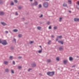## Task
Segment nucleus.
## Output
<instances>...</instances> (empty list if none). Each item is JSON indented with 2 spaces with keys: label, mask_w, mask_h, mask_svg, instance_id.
<instances>
[{
  "label": "nucleus",
  "mask_w": 79,
  "mask_h": 79,
  "mask_svg": "<svg viewBox=\"0 0 79 79\" xmlns=\"http://www.w3.org/2000/svg\"><path fill=\"white\" fill-rule=\"evenodd\" d=\"M77 5H79V1H78L77 2Z\"/></svg>",
  "instance_id": "8fccbe9b"
},
{
  "label": "nucleus",
  "mask_w": 79,
  "mask_h": 79,
  "mask_svg": "<svg viewBox=\"0 0 79 79\" xmlns=\"http://www.w3.org/2000/svg\"><path fill=\"white\" fill-rule=\"evenodd\" d=\"M46 1H49V0H46Z\"/></svg>",
  "instance_id": "680f3d73"
},
{
  "label": "nucleus",
  "mask_w": 79,
  "mask_h": 79,
  "mask_svg": "<svg viewBox=\"0 0 79 79\" xmlns=\"http://www.w3.org/2000/svg\"><path fill=\"white\" fill-rule=\"evenodd\" d=\"M77 58H79V56H77Z\"/></svg>",
  "instance_id": "bf43d9fd"
},
{
  "label": "nucleus",
  "mask_w": 79,
  "mask_h": 79,
  "mask_svg": "<svg viewBox=\"0 0 79 79\" xmlns=\"http://www.w3.org/2000/svg\"><path fill=\"white\" fill-rule=\"evenodd\" d=\"M73 58L72 57H69V61H73Z\"/></svg>",
  "instance_id": "ddd939ff"
},
{
  "label": "nucleus",
  "mask_w": 79,
  "mask_h": 79,
  "mask_svg": "<svg viewBox=\"0 0 79 79\" xmlns=\"http://www.w3.org/2000/svg\"><path fill=\"white\" fill-rule=\"evenodd\" d=\"M56 60L58 61H59V60H60V57H56Z\"/></svg>",
  "instance_id": "bb28decb"
},
{
  "label": "nucleus",
  "mask_w": 79,
  "mask_h": 79,
  "mask_svg": "<svg viewBox=\"0 0 79 79\" xmlns=\"http://www.w3.org/2000/svg\"><path fill=\"white\" fill-rule=\"evenodd\" d=\"M23 35H22V34H19L18 35V37H19V38H21L22 37Z\"/></svg>",
  "instance_id": "2eb2a0df"
},
{
  "label": "nucleus",
  "mask_w": 79,
  "mask_h": 79,
  "mask_svg": "<svg viewBox=\"0 0 79 79\" xmlns=\"http://www.w3.org/2000/svg\"><path fill=\"white\" fill-rule=\"evenodd\" d=\"M40 24H42V23L40 22Z\"/></svg>",
  "instance_id": "338daca9"
},
{
  "label": "nucleus",
  "mask_w": 79,
  "mask_h": 79,
  "mask_svg": "<svg viewBox=\"0 0 79 79\" xmlns=\"http://www.w3.org/2000/svg\"><path fill=\"white\" fill-rule=\"evenodd\" d=\"M1 24L3 25V26H5L6 25V23L4 22H1Z\"/></svg>",
  "instance_id": "aec40b11"
},
{
  "label": "nucleus",
  "mask_w": 79,
  "mask_h": 79,
  "mask_svg": "<svg viewBox=\"0 0 79 79\" xmlns=\"http://www.w3.org/2000/svg\"><path fill=\"white\" fill-rule=\"evenodd\" d=\"M69 11L70 13H72L71 11H70V10H69Z\"/></svg>",
  "instance_id": "5fc2aeb1"
},
{
  "label": "nucleus",
  "mask_w": 79,
  "mask_h": 79,
  "mask_svg": "<svg viewBox=\"0 0 79 79\" xmlns=\"http://www.w3.org/2000/svg\"><path fill=\"white\" fill-rule=\"evenodd\" d=\"M30 2H32L33 1V0H30Z\"/></svg>",
  "instance_id": "4d7b16f0"
},
{
  "label": "nucleus",
  "mask_w": 79,
  "mask_h": 79,
  "mask_svg": "<svg viewBox=\"0 0 79 79\" xmlns=\"http://www.w3.org/2000/svg\"><path fill=\"white\" fill-rule=\"evenodd\" d=\"M31 66L32 68H35L36 66V64H35V63H34L31 64Z\"/></svg>",
  "instance_id": "423d86ee"
},
{
  "label": "nucleus",
  "mask_w": 79,
  "mask_h": 79,
  "mask_svg": "<svg viewBox=\"0 0 79 79\" xmlns=\"http://www.w3.org/2000/svg\"><path fill=\"white\" fill-rule=\"evenodd\" d=\"M63 6H64V7H65L66 6H67V4H65V3L63 4Z\"/></svg>",
  "instance_id": "6ab92c4d"
},
{
  "label": "nucleus",
  "mask_w": 79,
  "mask_h": 79,
  "mask_svg": "<svg viewBox=\"0 0 79 79\" xmlns=\"http://www.w3.org/2000/svg\"><path fill=\"white\" fill-rule=\"evenodd\" d=\"M47 74L49 76H52L55 74V72H48L47 73Z\"/></svg>",
  "instance_id": "f257e3e1"
},
{
  "label": "nucleus",
  "mask_w": 79,
  "mask_h": 79,
  "mask_svg": "<svg viewBox=\"0 0 79 79\" xmlns=\"http://www.w3.org/2000/svg\"><path fill=\"white\" fill-rule=\"evenodd\" d=\"M76 67V65H74L72 66V68H74Z\"/></svg>",
  "instance_id": "c03bdc74"
},
{
  "label": "nucleus",
  "mask_w": 79,
  "mask_h": 79,
  "mask_svg": "<svg viewBox=\"0 0 79 79\" xmlns=\"http://www.w3.org/2000/svg\"><path fill=\"white\" fill-rule=\"evenodd\" d=\"M28 13H27L26 15H28Z\"/></svg>",
  "instance_id": "0e129e2a"
},
{
  "label": "nucleus",
  "mask_w": 79,
  "mask_h": 79,
  "mask_svg": "<svg viewBox=\"0 0 79 79\" xmlns=\"http://www.w3.org/2000/svg\"><path fill=\"white\" fill-rule=\"evenodd\" d=\"M8 62L7 61H4V64H6V65H8Z\"/></svg>",
  "instance_id": "f8f14e48"
},
{
  "label": "nucleus",
  "mask_w": 79,
  "mask_h": 79,
  "mask_svg": "<svg viewBox=\"0 0 79 79\" xmlns=\"http://www.w3.org/2000/svg\"><path fill=\"white\" fill-rule=\"evenodd\" d=\"M5 71L6 73H8L9 71V70L8 69H5Z\"/></svg>",
  "instance_id": "a211bd4d"
},
{
  "label": "nucleus",
  "mask_w": 79,
  "mask_h": 79,
  "mask_svg": "<svg viewBox=\"0 0 79 79\" xmlns=\"http://www.w3.org/2000/svg\"><path fill=\"white\" fill-rule=\"evenodd\" d=\"M68 2L69 4H70V5H71V0H68Z\"/></svg>",
  "instance_id": "a878e982"
},
{
  "label": "nucleus",
  "mask_w": 79,
  "mask_h": 79,
  "mask_svg": "<svg viewBox=\"0 0 79 79\" xmlns=\"http://www.w3.org/2000/svg\"><path fill=\"white\" fill-rule=\"evenodd\" d=\"M39 18H42L43 17V15L42 14H41L40 16H39Z\"/></svg>",
  "instance_id": "ea45409f"
},
{
  "label": "nucleus",
  "mask_w": 79,
  "mask_h": 79,
  "mask_svg": "<svg viewBox=\"0 0 79 79\" xmlns=\"http://www.w3.org/2000/svg\"><path fill=\"white\" fill-rule=\"evenodd\" d=\"M62 19H63V18L62 17H60L59 18V21L60 22H61V20H62Z\"/></svg>",
  "instance_id": "5701e85b"
},
{
  "label": "nucleus",
  "mask_w": 79,
  "mask_h": 79,
  "mask_svg": "<svg viewBox=\"0 0 79 79\" xmlns=\"http://www.w3.org/2000/svg\"><path fill=\"white\" fill-rule=\"evenodd\" d=\"M49 29H52V26H50L48 27Z\"/></svg>",
  "instance_id": "c9c22d12"
},
{
  "label": "nucleus",
  "mask_w": 79,
  "mask_h": 79,
  "mask_svg": "<svg viewBox=\"0 0 79 79\" xmlns=\"http://www.w3.org/2000/svg\"><path fill=\"white\" fill-rule=\"evenodd\" d=\"M5 14V13L3 12L0 11V16H3V15H4Z\"/></svg>",
  "instance_id": "6e6552de"
},
{
  "label": "nucleus",
  "mask_w": 79,
  "mask_h": 79,
  "mask_svg": "<svg viewBox=\"0 0 79 79\" xmlns=\"http://www.w3.org/2000/svg\"><path fill=\"white\" fill-rule=\"evenodd\" d=\"M11 73H12V74H14V73H15L14 70H13V69L11 70Z\"/></svg>",
  "instance_id": "2f4dec72"
},
{
  "label": "nucleus",
  "mask_w": 79,
  "mask_h": 79,
  "mask_svg": "<svg viewBox=\"0 0 79 79\" xmlns=\"http://www.w3.org/2000/svg\"><path fill=\"white\" fill-rule=\"evenodd\" d=\"M13 64L14 65L15 64V61H13Z\"/></svg>",
  "instance_id": "49530a36"
},
{
  "label": "nucleus",
  "mask_w": 79,
  "mask_h": 79,
  "mask_svg": "<svg viewBox=\"0 0 79 79\" xmlns=\"http://www.w3.org/2000/svg\"><path fill=\"white\" fill-rule=\"evenodd\" d=\"M22 19H24V17L22 18Z\"/></svg>",
  "instance_id": "13d9d810"
},
{
  "label": "nucleus",
  "mask_w": 79,
  "mask_h": 79,
  "mask_svg": "<svg viewBox=\"0 0 79 79\" xmlns=\"http://www.w3.org/2000/svg\"><path fill=\"white\" fill-rule=\"evenodd\" d=\"M3 3V1L2 0H0V4Z\"/></svg>",
  "instance_id": "4c0bfd02"
},
{
  "label": "nucleus",
  "mask_w": 79,
  "mask_h": 79,
  "mask_svg": "<svg viewBox=\"0 0 79 79\" xmlns=\"http://www.w3.org/2000/svg\"><path fill=\"white\" fill-rule=\"evenodd\" d=\"M2 41H1V39H0V44H2Z\"/></svg>",
  "instance_id": "3c124183"
},
{
  "label": "nucleus",
  "mask_w": 79,
  "mask_h": 79,
  "mask_svg": "<svg viewBox=\"0 0 79 79\" xmlns=\"http://www.w3.org/2000/svg\"><path fill=\"white\" fill-rule=\"evenodd\" d=\"M58 43L59 44H61V45H63V41H58Z\"/></svg>",
  "instance_id": "1a4fd4ad"
},
{
  "label": "nucleus",
  "mask_w": 79,
  "mask_h": 79,
  "mask_svg": "<svg viewBox=\"0 0 79 79\" xmlns=\"http://www.w3.org/2000/svg\"><path fill=\"white\" fill-rule=\"evenodd\" d=\"M58 69H59V70H60V68H58Z\"/></svg>",
  "instance_id": "e2e57ef3"
},
{
  "label": "nucleus",
  "mask_w": 79,
  "mask_h": 79,
  "mask_svg": "<svg viewBox=\"0 0 79 79\" xmlns=\"http://www.w3.org/2000/svg\"><path fill=\"white\" fill-rule=\"evenodd\" d=\"M47 61L48 63H50V62H51V60L48 59L47 60Z\"/></svg>",
  "instance_id": "4be33fe9"
},
{
  "label": "nucleus",
  "mask_w": 79,
  "mask_h": 79,
  "mask_svg": "<svg viewBox=\"0 0 79 79\" xmlns=\"http://www.w3.org/2000/svg\"><path fill=\"white\" fill-rule=\"evenodd\" d=\"M56 41H58V36H57V37L56 38Z\"/></svg>",
  "instance_id": "58836bf2"
},
{
  "label": "nucleus",
  "mask_w": 79,
  "mask_h": 79,
  "mask_svg": "<svg viewBox=\"0 0 79 79\" xmlns=\"http://www.w3.org/2000/svg\"><path fill=\"white\" fill-rule=\"evenodd\" d=\"M51 40H49V41L48 43V44L50 45V42H51Z\"/></svg>",
  "instance_id": "f704fd0d"
},
{
  "label": "nucleus",
  "mask_w": 79,
  "mask_h": 79,
  "mask_svg": "<svg viewBox=\"0 0 79 79\" xmlns=\"http://www.w3.org/2000/svg\"><path fill=\"white\" fill-rule=\"evenodd\" d=\"M22 68V67L21 66H18V69H21Z\"/></svg>",
  "instance_id": "393cba45"
},
{
  "label": "nucleus",
  "mask_w": 79,
  "mask_h": 79,
  "mask_svg": "<svg viewBox=\"0 0 79 79\" xmlns=\"http://www.w3.org/2000/svg\"><path fill=\"white\" fill-rule=\"evenodd\" d=\"M76 8L78 10H79V5L76 6Z\"/></svg>",
  "instance_id": "c85d7f7f"
},
{
  "label": "nucleus",
  "mask_w": 79,
  "mask_h": 79,
  "mask_svg": "<svg viewBox=\"0 0 79 79\" xmlns=\"http://www.w3.org/2000/svg\"><path fill=\"white\" fill-rule=\"evenodd\" d=\"M38 5V2H37V1L33 3H31V6H37Z\"/></svg>",
  "instance_id": "7ed1b4c3"
},
{
  "label": "nucleus",
  "mask_w": 79,
  "mask_h": 79,
  "mask_svg": "<svg viewBox=\"0 0 79 79\" xmlns=\"http://www.w3.org/2000/svg\"><path fill=\"white\" fill-rule=\"evenodd\" d=\"M42 8V5L40 4L39 5V8Z\"/></svg>",
  "instance_id": "473e14b6"
},
{
  "label": "nucleus",
  "mask_w": 79,
  "mask_h": 79,
  "mask_svg": "<svg viewBox=\"0 0 79 79\" xmlns=\"http://www.w3.org/2000/svg\"><path fill=\"white\" fill-rule=\"evenodd\" d=\"M37 29H38V30H40V29H42V27H37Z\"/></svg>",
  "instance_id": "f3484780"
},
{
  "label": "nucleus",
  "mask_w": 79,
  "mask_h": 79,
  "mask_svg": "<svg viewBox=\"0 0 79 79\" xmlns=\"http://www.w3.org/2000/svg\"><path fill=\"white\" fill-rule=\"evenodd\" d=\"M14 1L15 3H18V0H15Z\"/></svg>",
  "instance_id": "e433bc0d"
},
{
  "label": "nucleus",
  "mask_w": 79,
  "mask_h": 79,
  "mask_svg": "<svg viewBox=\"0 0 79 79\" xmlns=\"http://www.w3.org/2000/svg\"><path fill=\"white\" fill-rule=\"evenodd\" d=\"M57 28H58V27L56 26H55L54 27V30H56V29H57Z\"/></svg>",
  "instance_id": "c756f323"
},
{
  "label": "nucleus",
  "mask_w": 79,
  "mask_h": 79,
  "mask_svg": "<svg viewBox=\"0 0 79 79\" xmlns=\"http://www.w3.org/2000/svg\"><path fill=\"white\" fill-rule=\"evenodd\" d=\"M9 58L11 60H13V56H10V57H9Z\"/></svg>",
  "instance_id": "72a5a7b5"
},
{
  "label": "nucleus",
  "mask_w": 79,
  "mask_h": 79,
  "mask_svg": "<svg viewBox=\"0 0 79 79\" xmlns=\"http://www.w3.org/2000/svg\"><path fill=\"white\" fill-rule=\"evenodd\" d=\"M1 44L3 45H7V44H8V43H7V42L6 40H2Z\"/></svg>",
  "instance_id": "20e7f679"
},
{
  "label": "nucleus",
  "mask_w": 79,
  "mask_h": 79,
  "mask_svg": "<svg viewBox=\"0 0 79 79\" xmlns=\"http://www.w3.org/2000/svg\"><path fill=\"white\" fill-rule=\"evenodd\" d=\"M32 69H28V71L29 72L31 70H32Z\"/></svg>",
  "instance_id": "a19ab883"
},
{
  "label": "nucleus",
  "mask_w": 79,
  "mask_h": 79,
  "mask_svg": "<svg viewBox=\"0 0 79 79\" xmlns=\"http://www.w3.org/2000/svg\"><path fill=\"white\" fill-rule=\"evenodd\" d=\"M12 41H14L15 43L16 44V39H15V38H14V40H13Z\"/></svg>",
  "instance_id": "7c9ffc66"
},
{
  "label": "nucleus",
  "mask_w": 79,
  "mask_h": 79,
  "mask_svg": "<svg viewBox=\"0 0 79 79\" xmlns=\"http://www.w3.org/2000/svg\"><path fill=\"white\" fill-rule=\"evenodd\" d=\"M74 21H75V22H77L79 21V19L76 18H74Z\"/></svg>",
  "instance_id": "39448f33"
},
{
  "label": "nucleus",
  "mask_w": 79,
  "mask_h": 79,
  "mask_svg": "<svg viewBox=\"0 0 79 79\" xmlns=\"http://www.w3.org/2000/svg\"><path fill=\"white\" fill-rule=\"evenodd\" d=\"M63 63L64 64H66V63H67V60H63Z\"/></svg>",
  "instance_id": "0eeeda50"
},
{
  "label": "nucleus",
  "mask_w": 79,
  "mask_h": 79,
  "mask_svg": "<svg viewBox=\"0 0 79 79\" xmlns=\"http://www.w3.org/2000/svg\"><path fill=\"white\" fill-rule=\"evenodd\" d=\"M34 42V41H31L30 42H29V43L30 44H33Z\"/></svg>",
  "instance_id": "412c9836"
},
{
  "label": "nucleus",
  "mask_w": 79,
  "mask_h": 79,
  "mask_svg": "<svg viewBox=\"0 0 79 79\" xmlns=\"http://www.w3.org/2000/svg\"><path fill=\"white\" fill-rule=\"evenodd\" d=\"M10 50H14V48H13V46H11L10 48Z\"/></svg>",
  "instance_id": "cd10ccee"
},
{
  "label": "nucleus",
  "mask_w": 79,
  "mask_h": 79,
  "mask_svg": "<svg viewBox=\"0 0 79 79\" xmlns=\"http://www.w3.org/2000/svg\"><path fill=\"white\" fill-rule=\"evenodd\" d=\"M39 47H40V48H41V49H42V46H39Z\"/></svg>",
  "instance_id": "603ef678"
},
{
  "label": "nucleus",
  "mask_w": 79,
  "mask_h": 79,
  "mask_svg": "<svg viewBox=\"0 0 79 79\" xmlns=\"http://www.w3.org/2000/svg\"><path fill=\"white\" fill-rule=\"evenodd\" d=\"M13 31L14 32H16L18 31V30L17 29H15L13 30Z\"/></svg>",
  "instance_id": "dca6fc26"
},
{
  "label": "nucleus",
  "mask_w": 79,
  "mask_h": 79,
  "mask_svg": "<svg viewBox=\"0 0 79 79\" xmlns=\"http://www.w3.org/2000/svg\"><path fill=\"white\" fill-rule=\"evenodd\" d=\"M59 49L60 51H62V50H63V48L61 47H60L59 48Z\"/></svg>",
  "instance_id": "9b49d317"
},
{
  "label": "nucleus",
  "mask_w": 79,
  "mask_h": 79,
  "mask_svg": "<svg viewBox=\"0 0 79 79\" xmlns=\"http://www.w3.org/2000/svg\"><path fill=\"white\" fill-rule=\"evenodd\" d=\"M66 7H67V8H68V6H66Z\"/></svg>",
  "instance_id": "69168bd1"
},
{
  "label": "nucleus",
  "mask_w": 79,
  "mask_h": 79,
  "mask_svg": "<svg viewBox=\"0 0 79 79\" xmlns=\"http://www.w3.org/2000/svg\"><path fill=\"white\" fill-rule=\"evenodd\" d=\"M6 33H8V31H6Z\"/></svg>",
  "instance_id": "864d4df0"
},
{
  "label": "nucleus",
  "mask_w": 79,
  "mask_h": 79,
  "mask_svg": "<svg viewBox=\"0 0 79 79\" xmlns=\"http://www.w3.org/2000/svg\"><path fill=\"white\" fill-rule=\"evenodd\" d=\"M51 37L52 38H55V36H54V35H51Z\"/></svg>",
  "instance_id": "a18cd8bd"
},
{
  "label": "nucleus",
  "mask_w": 79,
  "mask_h": 79,
  "mask_svg": "<svg viewBox=\"0 0 79 79\" xmlns=\"http://www.w3.org/2000/svg\"><path fill=\"white\" fill-rule=\"evenodd\" d=\"M25 24H27V23H25Z\"/></svg>",
  "instance_id": "6e6d98bb"
},
{
  "label": "nucleus",
  "mask_w": 79,
  "mask_h": 79,
  "mask_svg": "<svg viewBox=\"0 0 79 79\" xmlns=\"http://www.w3.org/2000/svg\"><path fill=\"white\" fill-rule=\"evenodd\" d=\"M43 6L45 8H47L48 7V3L47 2H44L43 3Z\"/></svg>",
  "instance_id": "f03ea898"
},
{
  "label": "nucleus",
  "mask_w": 79,
  "mask_h": 79,
  "mask_svg": "<svg viewBox=\"0 0 79 79\" xmlns=\"http://www.w3.org/2000/svg\"><path fill=\"white\" fill-rule=\"evenodd\" d=\"M39 75H42V74L41 73H39Z\"/></svg>",
  "instance_id": "052dcab7"
},
{
  "label": "nucleus",
  "mask_w": 79,
  "mask_h": 79,
  "mask_svg": "<svg viewBox=\"0 0 79 79\" xmlns=\"http://www.w3.org/2000/svg\"><path fill=\"white\" fill-rule=\"evenodd\" d=\"M21 7H18V9H19V10H21Z\"/></svg>",
  "instance_id": "de8ad7c7"
},
{
  "label": "nucleus",
  "mask_w": 79,
  "mask_h": 79,
  "mask_svg": "<svg viewBox=\"0 0 79 79\" xmlns=\"http://www.w3.org/2000/svg\"><path fill=\"white\" fill-rule=\"evenodd\" d=\"M47 24L48 25H49V24H50V22H48L47 23Z\"/></svg>",
  "instance_id": "09e8293b"
},
{
  "label": "nucleus",
  "mask_w": 79,
  "mask_h": 79,
  "mask_svg": "<svg viewBox=\"0 0 79 79\" xmlns=\"http://www.w3.org/2000/svg\"><path fill=\"white\" fill-rule=\"evenodd\" d=\"M43 49L42 48L40 50H39L38 51V52L39 53H41L42 52V50Z\"/></svg>",
  "instance_id": "9d476101"
},
{
  "label": "nucleus",
  "mask_w": 79,
  "mask_h": 79,
  "mask_svg": "<svg viewBox=\"0 0 79 79\" xmlns=\"http://www.w3.org/2000/svg\"><path fill=\"white\" fill-rule=\"evenodd\" d=\"M57 37H58V38H59V39H62V38H63V37L61 35L57 36Z\"/></svg>",
  "instance_id": "b1692460"
},
{
  "label": "nucleus",
  "mask_w": 79,
  "mask_h": 79,
  "mask_svg": "<svg viewBox=\"0 0 79 79\" xmlns=\"http://www.w3.org/2000/svg\"><path fill=\"white\" fill-rule=\"evenodd\" d=\"M18 59H21L22 58V57L21 56H19L18 57Z\"/></svg>",
  "instance_id": "37998d69"
},
{
  "label": "nucleus",
  "mask_w": 79,
  "mask_h": 79,
  "mask_svg": "<svg viewBox=\"0 0 79 79\" xmlns=\"http://www.w3.org/2000/svg\"><path fill=\"white\" fill-rule=\"evenodd\" d=\"M15 15H16V16H18V12H15Z\"/></svg>",
  "instance_id": "79ce46f5"
},
{
  "label": "nucleus",
  "mask_w": 79,
  "mask_h": 79,
  "mask_svg": "<svg viewBox=\"0 0 79 79\" xmlns=\"http://www.w3.org/2000/svg\"><path fill=\"white\" fill-rule=\"evenodd\" d=\"M10 5H11V6H13L14 5V3H13V1H11L10 4Z\"/></svg>",
  "instance_id": "4468645a"
}]
</instances>
